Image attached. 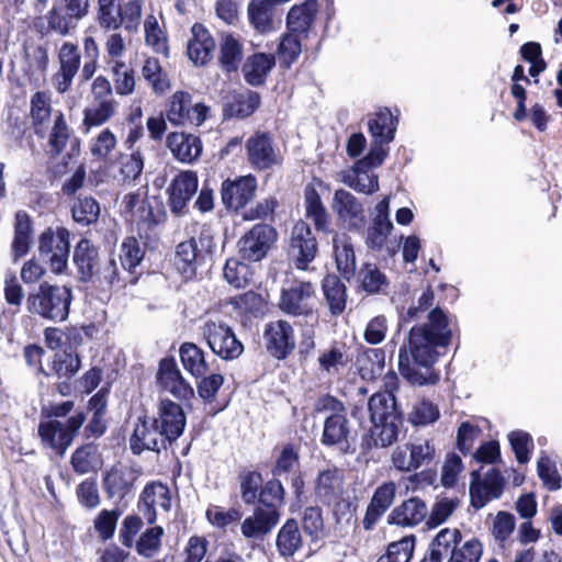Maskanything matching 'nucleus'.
<instances>
[{"label":"nucleus","instance_id":"72a5a7b5","mask_svg":"<svg viewBox=\"0 0 562 562\" xmlns=\"http://www.w3.org/2000/svg\"><path fill=\"white\" fill-rule=\"evenodd\" d=\"M200 259L201 251L198 249V241L195 238H190L177 246L173 263L182 276L191 278L196 272Z\"/></svg>","mask_w":562,"mask_h":562},{"label":"nucleus","instance_id":"c03bdc74","mask_svg":"<svg viewBox=\"0 0 562 562\" xmlns=\"http://www.w3.org/2000/svg\"><path fill=\"white\" fill-rule=\"evenodd\" d=\"M271 0H251L247 8V14L250 24L260 33H267L272 30V8Z\"/></svg>","mask_w":562,"mask_h":562},{"label":"nucleus","instance_id":"c9c22d12","mask_svg":"<svg viewBox=\"0 0 562 562\" xmlns=\"http://www.w3.org/2000/svg\"><path fill=\"white\" fill-rule=\"evenodd\" d=\"M244 57V47L240 40L231 33H225L220 42V64L227 71H236Z\"/></svg>","mask_w":562,"mask_h":562},{"label":"nucleus","instance_id":"13d9d810","mask_svg":"<svg viewBox=\"0 0 562 562\" xmlns=\"http://www.w3.org/2000/svg\"><path fill=\"white\" fill-rule=\"evenodd\" d=\"M164 528L155 526L143 532L136 542V551L145 558L154 557L160 549Z\"/></svg>","mask_w":562,"mask_h":562},{"label":"nucleus","instance_id":"69168bd1","mask_svg":"<svg viewBox=\"0 0 562 562\" xmlns=\"http://www.w3.org/2000/svg\"><path fill=\"white\" fill-rule=\"evenodd\" d=\"M538 475L543 485L550 491L561 487V476L558 473L555 462L547 456L540 457L537 463Z\"/></svg>","mask_w":562,"mask_h":562},{"label":"nucleus","instance_id":"20e7f679","mask_svg":"<svg viewBox=\"0 0 562 562\" xmlns=\"http://www.w3.org/2000/svg\"><path fill=\"white\" fill-rule=\"evenodd\" d=\"M200 334L212 352L223 360L237 359L244 352V345L233 328L220 317H207L200 326Z\"/></svg>","mask_w":562,"mask_h":562},{"label":"nucleus","instance_id":"bb28decb","mask_svg":"<svg viewBox=\"0 0 562 562\" xmlns=\"http://www.w3.org/2000/svg\"><path fill=\"white\" fill-rule=\"evenodd\" d=\"M135 481L136 475L132 469L115 467L104 476V490L110 498L122 501L133 490Z\"/></svg>","mask_w":562,"mask_h":562},{"label":"nucleus","instance_id":"de8ad7c7","mask_svg":"<svg viewBox=\"0 0 562 562\" xmlns=\"http://www.w3.org/2000/svg\"><path fill=\"white\" fill-rule=\"evenodd\" d=\"M460 502L457 497H442L437 499L428 512L426 526L429 529L445 524L459 507Z\"/></svg>","mask_w":562,"mask_h":562},{"label":"nucleus","instance_id":"338daca9","mask_svg":"<svg viewBox=\"0 0 562 562\" xmlns=\"http://www.w3.org/2000/svg\"><path fill=\"white\" fill-rule=\"evenodd\" d=\"M439 409L428 401H420L413 406L409 420L416 426H426L439 418Z\"/></svg>","mask_w":562,"mask_h":562},{"label":"nucleus","instance_id":"7c9ffc66","mask_svg":"<svg viewBox=\"0 0 562 562\" xmlns=\"http://www.w3.org/2000/svg\"><path fill=\"white\" fill-rule=\"evenodd\" d=\"M396 493V485L394 482H386L379 486L368 506L363 524L367 529L381 517V515L393 504Z\"/></svg>","mask_w":562,"mask_h":562},{"label":"nucleus","instance_id":"a878e982","mask_svg":"<svg viewBox=\"0 0 562 562\" xmlns=\"http://www.w3.org/2000/svg\"><path fill=\"white\" fill-rule=\"evenodd\" d=\"M333 252L339 273L350 280L356 273V252L351 238L346 233L335 234Z\"/></svg>","mask_w":562,"mask_h":562},{"label":"nucleus","instance_id":"052dcab7","mask_svg":"<svg viewBox=\"0 0 562 562\" xmlns=\"http://www.w3.org/2000/svg\"><path fill=\"white\" fill-rule=\"evenodd\" d=\"M252 273L245 262L238 259H228L224 267V278L235 288H244L251 280Z\"/></svg>","mask_w":562,"mask_h":562},{"label":"nucleus","instance_id":"c85d7f7f","mask_svg":"<svg viewBox=\"0 0 562 562\" xmlns=\"http://www.w3.org/2000/svg\"><path fill=\"white\" fill-rule=\"evenodd\" d=\"M342 182L355 191L363 194H372L379 190L378 176L373 170L356 162L355 166L342 173Z\"/></svg>","mask_w":562,"mask_h":562},{"label":"nucleus","instance_id":"774afa93","mask_svg":"<svg viewBox=\"0 0 562 562\" xmlns=\"http://www.w3.org/2000/svg\"><path fill=\"white\" fill-rule=\"evenodd\" d=\"M482 552V543L477 539H470L452 551L447 562H479Z\"/></svg>","mask_w":562,"mask_h":562},{"label":"nucleus","instance_id":"bf43d9fd","mask_svg":"<svg viewBox=\"0 0 562 562\" xmlns=\"http://www.w3.org/2000/svg\"><path fill=\"white\" fill-rule=\"evenodd\" d=\"M371 438L375 447L385 448L397 440L398 427L397 419L372 423Z\"/></svg>","mask_w":562,"mask_h":562},{"label":"nucleus","instance_id":"ddd939ff","mask_svg":"<svg viewBox=\"0 0 562 562\" xmlns=\"http://www.w3.org/2000/svg\"><path fill=\"white\" fill-rule=\"evenodd\" d=\"M315 304L316 295L312 283L300 282L282 292L279 306L289 315L308 316L313 313Z\"/></svg>","mask_w":562,"mask_h":562},{"label":"nucleus","instance_id":"4be33fe9","mask_svg":"<svg viewBox=\"0 0 562 562\" xmlns=\"http://www.w3.org/2000/svg\"><path fill=\"white\" fill-rule=\"evenodd\" d=\"M331 209L348 228L358 227L364 220L362 204L347 190L335 191Z\"/></svg>","mask_w":562,"mask_h":562},{"label":"nucleus","instance_id":"0eeeda50","mask_svg":"<svg viewBox=\"0 0 562 562\" xmlns=\"http://www.w3.org/2000/svg\"><path fill=\"white\" fill-rule=\"evenodd\" d=\"M70 250L69 232L66 228L46 229L38 238V252L50 266V270L60 274L68 265Z\"/></svg>","mask_w":562,"mask_h":562},{"label":"nucleus","instance_id":"e2e57ef3","mask_svg":"<svg viewBox=\"0 0 562 562\" xmlns=\"http://www.w3.org/2000/svg\"><path fill=\"white\" fill-rule=\"evenodd\" d=\"M100 214V206L92 198L79 199L72 206L74 220L82 225L94 223Z\"/></svg>","mask_w":562,"mask_h":562},{"label":"nucleus","instance_id":"a18cd8bd","mask_svg":"<svg viewBox=\"0 0 562 562\" xmlns=\"http://www.w3.org/2000/svg\"><path fill=\"white\" fill-rule=\"evenodd\" d=\"M361 288L368 294L385 293L389 288L386 276L374 263H364L359 271Z\"/></svg>","mask_w":562,"mask_h":562},{"label":"nucleus","instance_id":"4468645a","mask_svg":"<svg viewBox=\"0 0 562 562\" xmlns=\"http://www.w3.org/2000/svg\"><path fill=\"white\" fill-rule=\"evenodd\" d=\"M156 380L159 387L178 400H189L193 396L192 386L182 375L173 358H164L159 361Z\"/></svg>","mask_w":562,"mask_h":562},{"label":"nucleus","instance_id":"5701e85b","mask_svg":"<svg viewBox=\"0 0 562 562\" xmlns=\"http://www.w3.org/2000/svg\"><path fill=\"white\" fill-rule=\"evenodd\" d=\"M191 34L187 46L188 57L194 65L203 66L212 59L215 42L206 27L200 23L193 24Z\"/></svg>","mask_w":562,"mask_h":562},{"label":"nucleus","instance_id":"393cba45","mask_svg":"<svg viewBox=\"0 0 562 562\" xmlns=\"http://www.w3.org/2000/svg\"><path fill=\"white\" fill-rule=\"evenodd\" d=\"M167 147L172 156L183 162L192 164L202 154V143L198 136L175 132L167 137Z\"/></svg>","mask_w":562,"mask_h":562},{"label":"nucleus","instance_id":"6e6552de","mask_svg":"<svg viewBox=\"0 0 562 562\" xmlns=\"http://www.w3.org/2000/svg\"><path fill=\"white\" fill-rule=\"evenodd\" d=\"M90 9V0H56L46 20L49 29L65 36L85 19Z\"/></svg>","mask_w":562,"mask_h":562},{"label":"nucleus","instance_id":"a211bd4d","mask_svg":"<svg viewBox=\"0 0 562 562\" xmlns=\"http://www.w3.org/2000/svg\"><path fill=\"white\" fill-rule=\"evenodd\" d=\"M168 442L159 427L156 426L155 419H139L130 439L131 449L135 454L142 453L144 450L159 452L161 449H166Z\"/></svg>","mask_w":562,"mask_h":562},{"label":"nucleus","instance_id":"1a4fd4ad","mask_svg":"<svg viewBox=\"0 0 562 562\" xmlns=\"http://www.w3.org/2000/svg\"><path fill=\"white\" fill-rule=\"evenodd\" d=\"M209 108L203 103L192 104L186 91H176L168 103L166 115L175 126H200L206 119Z\"/></svg>","mask_w":562,"mask_h":562},{"label":"nucleus","instance_id":"2f4dec72","mask_svg":"<svg viewBox=\"0 0 562 562\" xmlns=\"http://www.w3.org/2000/svg\"><path fill=\"white\" fill-rule=\"evenodd\" d=\"M342 472L336 468L325 469L319 472L316 480V494L326 503L338 499L344 491Z\"/></svg>","mask_w":562,"mask_h":562},{"label":"nucleus","instance_id":"b1692460","mask_svg":"<svg viewBox=\"0 0 562 562\" xmlns=\"http://www.w3.org/2000/svg\"><path fill=\"white\" fill-rule=\"evenodd\" d=\"M428 517L426 503L418 497H411L396 506L389 516V522L401 527H416Z\"/></svg>","mask_w":562,"mask_h":562},{"label":"nucleus","instance_id":"f704fd0d","mask_svg":"<svg viewBox=\"0 0 562 562\" xmlns=\"http://www.w3.org/2000/svg\"><path fill=\"white\" fill-rule=\"evenodd\" d=\"M276 64L274 56L258 53L248 57L243 66L246 81L251 86H260Z\"/></svg>","mask_w":562,"mask_h":562},{"label":"nucleus","instance_id":"aec40b11","mask_svg":"<svg viewBox=\"0 0 562 562\" xmlns=\"http://www.w3.org/2000/svg\"><path fill=\"white\" fill-rule=\"evenodd\" d=\"M196 191V173L190 170L179 172L167 189L169 206L172 213L180 214Z\"/></svg>","mask_w":562,"mask_h":562},{"label":"nucleus","instance_id":"37998d69","mask_svg":"<svg viewBox=\"0 0 562 562\" xmlns=\"http://www.w3.org/2000/svg\"><path fill=\"white\" fill-rule=\"evenodd\" d=\"M71 465L79 474L97 471L102 465L98 448L91 443L77 448L71 456Z\"/></svg>","mask_w":562,"mask_h":562},{"label":"nucleus","instance_id":"58836bf2","mask_svg":"<svg viewBox=\"0 0 562 562\" xmlns=\"http://www.w3.org/2000/svg\"><path fill=\"white\" fill-rule=\"evenodd\" d=\"M369 131L376 143H390L394 138L396 120L389 109H381L368 122Z\"/></svg>","mask_w":562,"mask_h":562},{"label":"nucleus","instance_id":"49530a36","mask_svg":"<svg viewBox=\"0 0 562 562\" xmlns=\"http://www.w3.org/2000/svg\"><path fill=\"white\" fill-rule=\"evenodd\" d=\"M302 546L297 522L288 520L278 533L277 547L282 555H293Z\"/></svg>","mask_w":562,"mask_h":562},{"label":"nucleus","instance_id":"f257e3e1","mask_svg":"<svg viewBox=\"0 0 562 562\" xmlns=\"http://www.w3.org/2000/svg\"><path fill=\"white\" fill-rule=\"evenodd\" d=\"M435 293L425 290L404 315V322L419 319L427 312V322L409 330L407 345L398 352L401 374L412 384H435L439 374L432 369L439 353L438 347H446L451 341L448 317L439 307H432Z\"/></svg>","mask_w":562,"mask_h":562},{"label":"nucleus","instance_id":"dca6fc26","mask_svg":"<svg viewBox=\"0 0 562 562\" xmlns=\"http://www.w3.org/2000/svg\"><path fill=\"white\" fill-rule=\"evenodd\" d=\"M247 158L256 170H266L281 160L279 153L274 149L272 137L268 133L258 132L246 142Z\"/></svg>","mask_w":562,"mask_h":562},{"label":"nucleus","instance_id":"39448f33","mask_svg":"<svg viewBox=\"0 0 562 562\" xmlns=\"http://www.w3.org/2000/svg\"><path fill=\"white\" fill-rule=\"evenodd\" d=\"M315 411L328 414L324 420L322 443L325 446H342L347 443L350 425L344 404L330 395H325L317 400Z\"/></svg>","mask_w":562,"mask_h":562},{"label":"nucleus","instance_id":"ea45409f","mask_svg":"<svg viewBox=\"0 0 562 562\" xmlns=\"http://www.w3.org/2000/svg\"><path fill=\"white\" fill-rule=\"evenodd\" d=\"M306 216L311 218L317 231L328 232V214L313 184H308L304 192Z\"/></svg>","mask_w":562,"mask_h":562},{"label":"nucleus","instance_id":"cd10ccee","mask_svg":"<svg viewBox=\"0 0 562 562\" xmlns=\"http://www.w3.org/2000/svg\"><path fill=\"white\" fill-rule=\"evenodd\" d=\"M279 521V513L273 508H258L241 524V533L246 538H258L270 532Z\"/></svg>","mask_w":562,"mask_h":562},{"label":"nucleus","instance_id":"412c9836","mask_svg":"<svg viewBox=\"0 0 562 562\" xmlns=\"http://www.w3.org/2000/svg\"><path fill=\"white\" fill-rule=\"evenodd\" d=\"M154 419L169 442L180 437L186 427V415L182 407L170 400L160 402L158 417Z\"/></svg>","mask_w":562,"mask_h":562},{"label":"nucleus","instance_id":"3c124183","mask_svg":"<svg viewBox=\"0 0 562 562\" xmlns=\"http://www.w3.org/2000/svg\"><path fill=\"white\" fill-rule=\"evenodd\" d=\"M143 77L150 83L156 93H164L170 88L167 75L156 58H147L142 68Z\"/></svg>","mask_w":562,"mask_h":562},{"label":"nucleus","instance_id":"864d4df0","mask_svg":"<svg viewBox=\"0 0 562 562\" xmlns=\"http://www.w3.org/2000/svg\"><path fill=\"white\" fill-rule=\"evenodd\" d=\"M461 540L462 533L458 528H443L438 531L429 546L445 558L459 547Z\"/></svg>","mask_w":562,"mask_h":562},{"label":"nucleus","instance_id":"6ab92c4d","mask_svg":"<svg viewBox=\"0 0 562 562\" xmlns=\"http://www.w3.org/2000/svg\"><path fill=\"white\" fill-rule=\"evenodd\" d=\"M263 337L268 351L277 359H284L295 347L293 329L282 319L269 323Z\"/></svg>","mask_w":562,"mask_h":562},{"label":"nucleus","instance_id":"f8f14e48","mask_svg":"<svg viewBox=\"0 0 562 562\" xmlns=\"http://www.w3.org/2000/svg\"><path fill=\"white\" fill-rule=\"evenodd\" d=\"M317 254V241L311 227L303 221L294 224L290 233L289 256L297 269L306 270Z\"/></svg>","mask_w":562,"mask_h":562},{"label":"nucleus","instance_id":"f03ea898","mask_svg":"<svg viewBox=\"0 0 562 562\" xmlns=\"http://www.w3.org/2000/svg\"><path fill=\"white\" fill-rule=\"evenodd\" d=\"M71 300L70 288L43 282L27 295L26 308L45 319L64 322L68 318Z\"/></svg>","mask_w":562,"mask_h":562},{"label":"nucleus","instance_id":"c756f323","mask_svg":"<svg viewBox=\"0 0 562 562\" xmlns=\"http://www.w3.org/2000/svg\"><path fill=\"white\" fill-rule=\"evenodd\" d=\"M33 244V227L29 214L24 211L15 213L14 236L11 251L14 260L24 257Z\"/></svg>","mask_w":562,"mask_h":562},{"label":"nucleus","instance_id":"680f3d73","mask_svg":"<svg viewBox=\"0 0 562 562\" xmlns=\"http://www.w3.org/2000/svg\"><path fill=\"white\" fill-rule=\"evenodd\" d=\"M144 257V250L135 237H126L121 245L120 260L124 269L132 271Z\"/></svg>","mask_w":562,"mask_h":562},{"label":"nucleus","instance_id":"f3484780","mask_svg":"<svg viewBox=\"0 0 562 562\" xmlns=\"http://www.w3.org/2000/svg\"><path fill=\"white\" fill-rule=\"evenodd\" d=\"M256 190L257 179L252 175L226 179L222 183V201L227 209L237 211L254 199Z\"/></svg>","mask_w":562,"mask_h":562},{"label":"nucleus","instance_id":"6e6d98bb","mask_svg":"<svg viewBox=\"0 0 562 562\" xmlns=\"http://www.w3.org/2000/svg\"><path fill=\"white\" fill-rule=\"evenodd\" d=\"M112 74L116 94L130 95L134 92L136 82L133 69L127 68L123 61L115 60Z\"/></svg>","mask_w":562,"mask_h":562},{"label":"nucleus","instance_id":"a19ab883","mask_svg":"<svg viewBox=\"0 0 562 562\" xmlns=\"http://www.w3.org/2000/svg\"><path fill=\"white\" fill-rule=\"evenodd\" d=\"M323 291L330 313L340 315L347 301L345 284L336 276H327L323 281Z\"/></svg>","mask_w":562,"mask_h":562},{"label":"nucleus","instance_id":"4d7b16f0","mask_svg":"<svg viewBox=\"0 0 562 562\" xmlns=\"http://www.w3.org/2000/svg\"><path fill=\"white\" fill-rule=\"evenodd\" d=\"M117 139L110 128H103L95 137L90 140V154L100 160L106 159L116 148Z\"/></svg>","mask_w":562,"mask_h":562},{"label":"nucleus","instance_id":"9b49d317","mask_svg":"<svg viewBox=\"0 0 562 562\" xmlns=\"http://www.w3.org/2000/svg\"><path fill=\"white\" fill-rule=\"evenodd\" d=\"M58 69L53 74L50 82L53 88L60 94L66 93L76 77L81 55L78 45L71 42H63L57 50Z\"/></svg>","mask_w":562,"mask_h":562},{"label":"nucleus","instance_id":"423d86ee","mask_svg":"<svg viewBox=\"0 0 562 562\" xmlns=\"http://www.w3.org/2000/svg\"><path fill=\"white\" fill-rule=\"evenodd\" d=\"M83 422L82 414L71 416L66 423L57 419L42 420L38 425V435L45 447L64 456Z\"/></svg>","mask_w":562,"mask_h":562},{"label":"nucleus","instance_id":"5fc2aeb1","mask_svg":"<svg viewBox=\"0 0 562 562\" xmlns=\"http://www.w3.org/2000/svg\"><path fill=\"white\" fill-rule=\"evenodd\" d=\"M144 160L142 154L138 150L133 151L130 155H123L120 159V180L124 183H132L136 181L143 171Z\"/></svg>","mask_w":562,"mask_h":562},{"label":"nucleus","instance_id":"473e14b6","mask_svg":"<svg viewBox=\"0 0 562 562\" xmlns=\"http://www.w3.org/2000/svg\"><path fill=\"white\" fill-rule=\"evenodd\" d=\"M318 11L316 0L293 5L288 12L286 26L292 33H305L312 26Z\"/></svg>","mask_w":562,"mask_h":562},{"label":"nucleus","instance_id":"4c0bfd02","mask_svg":"<svg viewBox=\"0 0 562 562\" xmlns=\"http://www.w3.org/2000/svg\"><path fill=\"white\" fill-rule=\"evenodd\" d=\"M368 408L372 423L397 419L395 397L389 391L373 394L369 400Z\"/></svg>","mask_w":562,"mask_h":562},{"label":"nucleus","instance_id":"e433bc0d","mask_svg":"<svg viewBox=\"0 0 562 562\" xmlns=\"http://www.w3.org/2000/svg\"><path fill=\"white\" fill-rule=\"evenodd\" d=\"M179 357L184 370L195 378L209 371L204 350L193 342H183L179 348Z\"/></svg>","mask_w":562,"mask_h":562},{"label":"nucleus","instance_id":"2eb2a0df","mask_svg":"<svg viewBox=\"0 0 562 562\" xmlns=\"http://www.w3.org/2000/svg\"><path fill=\"white\" fill-rule=\"evenodd\" d=\"M137 506L146 522L153 525L157 519L158 508L166 513L171 508V493L169 487L160 482L147 484L140 494Z\"/></svg>","mask_w":562,"mask_h":562},{"label":"nucleus","instance_id":"79ce46f5","mask_svg":"<svg viewBox=\"0 0 562 562\" xmlns=\"http://www.w3.org/2000/svg\"><path fill=\"white\" fill-rule=\"evenodd\" d=\"M74 262L78 268L80 279H91L97 267V250L87 239H81L74 252Z\"/></svg>","mask_w":562,"mask_h":562},{"label":"nucleus","instance_id":"9d476101","mask_svg":"<svg viewBox=\"0 0 562 562\" xmlns=\"http://www.w3.org/2000/svg\"><path fill=\"white\" fill-rule=\"evenodd\" d=\"M277 231L267 224H256L239 240V255L243 260L258 262L263 259L277 240Z\"/></svg>","mask_w":562,"mask_h":562},{"label":"nucleus","instance_id":"603ef678","mask_svg":"<svg viewBox=\"0 0 562 562\" xmlns=\"http://www.w3.org/2000/svg\"><path fill=\"white\" fill-rule=\"evenodd\" d=\"M145 42L156 53H168L167 38L155 15H147L144 22Z\"/></svg>","mask_w":562,"mask_h":562},{"label":"nucleus","instance_id":"0e129e2a","mask_svg":"<svg viewBox=\"0 0 562 562\" xmlns=\"http://www.w3.org/2000/svg\"><path fill=\"white\" fill-rule=\"evenodd\" d=\"M392 229V222L373 220L371 226L368 228L366 239L367 246L372 250H381L384 247L387 236L391 234Z\"/></svg>","mask_w":562,"mask_h":562},{"label":"nucleus","instance_id":"8fccbe9b","mask_svg":"<svg viewBox=\"0 0 562 562\" xmlns=\"http://www.w3.org/2000/svg\"><path fill=\"white\" fill-rule=\"evenodd\" d=\"M31 117L33 124L38 127L46 124L52 115L50 93L37 91L31 97Z\"/></svg>","mask_w":562,"mask_h":562},{"label":"nucleus","instance_id":"7ed1b4c3","mask_svg":"<svg viewBox=\"0 0 562 562\" xmlns=\"http://www.w3.org/2000/svg\"><path fill=\"white\" fill-rule=\"evenodd\" d=\"M91 100L83 110L82 126L86 133L92 127L106 124L117 114L119 102L113 97V89L109 79L98 76L90 87Z\"/></svg>","mask_w":562,"mask_h":562},{"label":"nucleus","instance_id":"09e8293b","mask_svg":"<svg viewBox=\"0 0 562 562\" xmlns=\"http://www.w3.org/2000/svg\"><path fill=\"white\" fill-rule=\"evenodd\" d=\"M415 549V536H406L389 544L386 553L376 562H409Z\"/></svg>","mask_w":562,"mask_h":562}]
</instances>
